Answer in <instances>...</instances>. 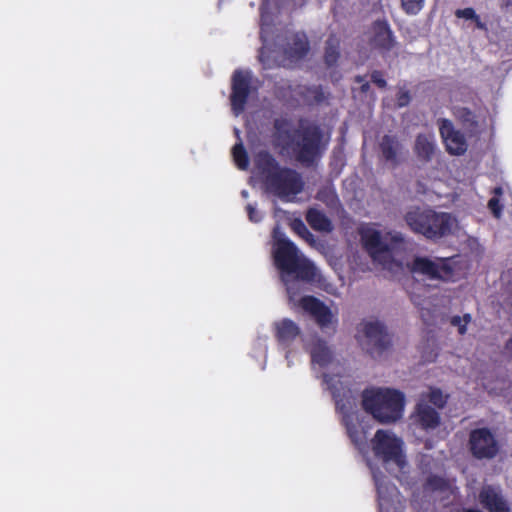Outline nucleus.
Listing matches in <instances>:
<instances>
[{"instance_id": "obj_1", "label": "nucleus", "mask_w": 512, "mask_h": 512, "mask_svg": "<svg viewBox=\"0 0 512 512\" xmlns=\"http://www.w3.org/2000/svg\"><path fill=\"white\" fill-rule=\"evenodd\" d=\"M273 127L280 155L290 156L304 167H312L323 157L327 141L320 125L311 123L292 129L290 120L280 117L274 120Z\"/></svg>"}, {"instance_id": "obj_2", "label": "nucleus", "mask_w": 512, "mask_h": 512, "mask_svg": "<svg viewBox=\"0 0 512 512\" xmlns=\"http://www.w3.org/2000/svg\"><path fill=\"white\" fill-rule=\"evenodd\" d=\"M254 161L269 193L288 201L303 191L304 181L301 174L293 168L281 166L269 151H259Z\"/></svg>"}, {"instance_id": "obj_3", "label": "nucleus", "mask_w": 512, "mask_h": 512, "mask_svg": "<svg viewBox=\"0 0 512 512\" xmlns=\"http://www.w3.org/2000/svg\"><path fill=\"white\" fill-rule=\"evenodd\" d=\"M273 238L275 240L273 248L274 262L277 268L285 275L294 276L298 281L311 283L315 281L317 276V268L314 263L304 256L297 246L285 235L279 231L278 227L273 230ZM286 282V289L290 296L293 298L297 291L294 284Z\"/></svg>"}, {"instance_id": "obj_4", "label": "nucleus", "mask_w": 512, "mask_h": 512, "mask_svg": "<svg viewBox=\"0 0 512 512\" xmlns=\"http://www.w3.org/2000/svg\"><path fill=\"white\" fill-rule=\"evenodd\" d=\"M408 227L428 240H439L452 233L456 219L447 212H437L431 208L416 207L404 216Z\"/></svg>"}, {"instance_id": "obj_5", "label": "nucleus", "mask_w": 512, "mask_h": 512, "mask_svg": "<svg viewBox=\"0 0 512 512\" xmlns=\"http://www.w3.org/2000/svg\"><path fill=\"white\" fill-rule=\"evenodd\" d=\"M404 405L405 396L396 389L365 390L362 394L363 409L383 424L399 420L402 417Z\"/></svg>"}, {"instance_id": "obj_6", "label": "nucleus", "mask_w": 512, "mask_h": 512, "mask_svg": "<svg viewBox=\"0 0 512 512\" xmlns=\"http://www.w3.org/2000/svg\"><path fill=\"white\" fill-rule=\"evenodd\" d=\"M359 235L363 248L374 262L387 269H392L393 266L401 267V263L396 262L392 255L393 251L405 242L401 233H387L388 243L383 241L379 230L369 226L360 228Z\"/></svg>"}, {"instance_id": "obj_7", "label": "nucleus", "mask_w": 512, "mask_h": 512, "mask_svg": "<svg viewBox=\"0 0 512 512\" xmlns=\"http://www.w3.org/2000/svg\"><path fill=\"white\" fill-rule=\"evenodd\" d=\"M457 256L431 260L428 257L417 256L411 264L413 273L422 274L431 280L455 281Z\"/></svg>"}, {"instance_id": "obj_8", "label": "nucleus", "mask_w": 512, "mask_h": 512, "mask_svg": "<svg viewBox=\"0 0 512 512\" xmlns=\"http://www.w3.org/2000/svg\"><path fill=\"white\" fill-rule=\"evenodd\" d=\"M402 446L403 442L401 439L383 429L377 430L372 439V448L375 456L382 459L384 463H395L400 469L406 464Z\"/></svg>"}, {"instance_id": "obj_9", "label": "nucleus", "mask_w": 512, "mask_h": 512, "mask_svg": "<svg viewBox=\"0 0 512 512\" xmlns=\"http://www.w3.org/2000/svg\"><path fill=\"white\" fill-rule=\"evenodd\" d=\"M323 382L328 386L329 391L335 401L336 409L343 415V422L346 426L348 436L353 443H358L359 432L357 426L352 423L350 411V401L348 397L349 390H345L340 380H335L333 376L324 373Z\"/></svg>"}, {"instance_id": "obj_10", "label": "nucleus", "mask_w": 512, "mask_h": 512, "mask_svg": "<svg viewBox=\"0 0 512 512\" xmlns=\"http://www.w3.org/2000/svg\"><path fill=\"white\" fill-rule=\"evenodd\" d=\"M361 331L366 337L367 352L373 357H380L392 345L391 335L380 321L361 323Z\"/></svg>"}, {"instance_id": "obj_11", "label": "nucleus", "mask_w": 512, "mask_h": 512, "mask_svg": "<svg viewBox=\"0 0 512 512\" xmlns=\"http://www.w3.org/2000/svg\"><path fill=\"white\" fill-rule=\"evenodd\" d=\"M252 75L250 71L237 69L231 78L230 104L233 113L238 116L244 112L251 93Z\"/></svg>"}, {"instance_id": "obj_12", "label": "nucleus", "mask_w": 512, "mask_h": 512, "mask_svg": "<svg viewBox=\"0 0 512 512\" xmlns=\"http://www.w3.org/2000/svg\"><path fill=\"white\" fill-rule=\"evenodd\" d=\"M368 43L380 53H388L397 45V38L387 19H376L370 26Z\"/></svg>"}, {"instance_id": "obj_13", "label": "nucleus", "mask_w": 512, "mask_h": 512, "mask_svg": "<svg viewBox=\"0 0 512 512\" xmlns=\"http://www.w3.org/2000/svg\"><path fill=\"white\" fill-rule=\"evenodd\" d=\"M438 126L446 151L455 156L465 154L468 149L466 138L462 132L455 129L452 121L445 118L439 119Z\"/></svg>"}, {"instance_id": "obj_14", "label": "nucleus", "mask_w": 512, "mask_h": 512, "mask_svg": "<svg viewBox=\"0 0 512 512\" xmlns=\"http://www.w3.org/2000/svg\"><path fill=\"white\" fill-rule=\"evenodd\" d=\"M310 50V43L304 32H295L286 37L283 45V60L291 66L302 61Z\"/></svg>"}, {"instance_id": "obj_15", "label": "nucleus", "mask_w": 512, "mask_h": 512, "mask_svg": "<svg viewBox=\"0 0 512 512\" xmlns=\"http://www.w3.org/2000/svg\"><path fill=\"white\" fill-rule=\"evenodd\" d=\"M301 308L308 312L315 319L316 323L323 329L333 323L334 315L330 308L314 296H304L299 302Z\"/></svg>"}, {"instance_id": "obj_16", "label": "nucleus", "mask_w": 512, "mask_h": 512, "mask_svg": "<svg viewBox=\"0 0 512 512\" xmlns=\"http://www.w3.org/2000/svg\"><path fill=\"white\" fill-rule=\"evenodd\" d=\"M383 160L393 168L403 159L404 146L396 135L385 134L378 144Z\"/></svg>"}, {"instance_id": "obj_17", "label": "nucleus", "mask_w": 512, "mask_h": 512, "mask_svg": "<svg viewBox=\"0 0 512 512\" xmlns=\"http://www.w3.org/2000/svg\"><path fill=\"white\" fill-rule=\"evenodd\" d=\"M413 417L415 424L425 431L434 430L441 423L440 414L424 399L416 404Z\"/></svg>"}, {"instance_id": "obj_18", "label": "nucleus", "mask_w": 512, "mask_h": 512, "mask_svg": "<svg viewBox=\"0 0 512 512\" xmlns=\"http://www.w3.org/2000/svg\"><path fill=\"white\" fill-rule=\"evenodd\" d=\"M482 505L489 512H511L510 505L499 487H482Z\"/></svg>"}, {"instance_id": "obj_19", "label": "nucleus", "mask_w": 512, "mask_h": 512, "mask_svg": "<svg viewBox=\"0 0 512 512\" xmlns=\"http://www.w3.org/2000/svg\"><path fill=\"white\" fill-rule=\"evenodd\" d=\"M274 332L278 344L288 348L300 335L301 330L294 321L284 318L274 323Z\"/></svg>"}, {"instance_id": "obj_20", "label": "nucleus", "mask_w": 512, "mask_h": 512, "mask_svg": "<svg viewBox=\"0 0 512 512\" xmlns=\"http://www.w3.org/2000/svg\"><path fill=\"white\" fill-rule=\"evenodd\" d=\"M414 153L419 161L429 163L437 154V144L433 134L420 133L416 136Z\"/></svg>"}, {"instance_id": "obj_21", "label": "nucleus", "mask_w": 512, "mask_h": 512, "mask_svg": "<svg viewBox=\"0 0 512 512\" xmlns=\"http://www.w3.org/2000/svg\"><path fill=\"white\" fill-rule=\"evenodd\" d=\"M296 92L308 106L320 105L329 96V93H326L321 85H301Z\"/></svg>"}, {"instance_id": "obj_22", "label": "nucleus", "mask_w": 512, "mask_h": 512, "mask_svg": "<svg viewBox=\"0 0 512 512\" xmlns=\"http://www.w3.org/2000/svg\"><path fill=\"white\" fill-rule=\"evenodd\" d=\"M340 45L341 40L340 38L332 33L328 36L326 42H325V48H324V63L327 67H333L338 63V60L340 59Z\"/></svg>"}, {"instance_id": "obj_23", "label": "nucleus", "mask_w": 512, "mask_h": 512, "mask_svg": "<svg viewBox=\"0 0 512 512\" xmlns=\"http://www.w3.org/2000/svg\"><path fill=\"white\" fill-rule=\"evenodd\" d=\"M306 220L316 231L330 232L332 230V223L330 219L322 211L315 208L308 210Z\"/></svg>"}, {"instance_id": "obj_24", "label": "nucleus", "mask_w": 512, "mask_h": 512, "mask_svg": "<svg viewBox=\"0 0 512 512\" xmlns=\"http://www.w3.org/2000/svg\"><path fill=\"white\" fill-rule=\"evenodd\" d=\"M310 354L312 362L321 367L327 366L332 360V352L322 340H318L313 344Z\"/></svg>"}, {"instance_id": "obj_25", "label": "nucleus", "mask_w": 512, "mask_h": 512, "mask_svg": "<svg viewBox=\"0 0 512 512\" xmlns=\"http://www.w3.org/2000/svg\"><path fill=\"white\" fill-rule=\"evenodd\" d=\"M500 448L501 445L495 435L490 430L482 428V458H494Z\"/></svg>"}, {"instance_id": "obj_26", "label": "nucleus", "mask_w": 512, "mask_h": 512, "mask_svg": "<svg viewBox=\"0 0 512 512\" xmlns=\"http://www.w3.org/2000/svg\"><path fill=\"white\" fill-rule=\"evenodd\" d=\"M458 20H462V26L466 28L476 27L480 28V15L476 13L473 8L457 9L454 12Z\"/></svg>"}, {"instance_id": "obj_27", "label": "nucleus", "mask_w": 512, "mask_h": 512, "mask_svg": "<svg viewBox=\"0 0 512 512\" xmlns=\"http://www.w3.org/2000/svg\"><path fill=\"white\" fill-rule=\"evenodd\" d=\"M232 157L235 165L240 170H247L249 167V156L241 141L236 143L232 148Z\"/></svg>"}, {"instance_id": "obj_28", "label": "nucleus", "mask_w": 512, "mask_h": 512, "mask_svg": "<svg viewBox=\"0 0 512 512\" xmlns=\"http://www.w3.org/2000/svg\"><path fill=\"white\" fill-rule=\"evenodd\" d=\"M428 403L430 402L438 409H443L447 403V396H445L439 388H431L426 394L421 395V399Z\"/></svg>"}, {"instance_id": "obj_29", "label": "nucleus", "mask_w": 512, "mask_h": 512, "mask_svg": "<svg viewBox=\"0 0 512 512\" xmlns=\"http://www.w3.org/2000/svg\"><path fill=\"white\" fill-rule=\"evenodd\" d=\"M424 488H425V490H429L432 492H435V491L444 492L449 489V483L445 478L432 474L427 477L425 484H424Z\"/></svg>"}, {"instance_id": "obj_30", "label": "nucleus", "mask_w": 512, "mask_h": 512, "mask_svg": "<svg viewBox=\"0 0 512 512\" xmlns=\"http://www.w3.org/2000/svg\"><path fill=\"white\" fill-rule=\"evenodd\" d=\"M503 195V189L501 187H495L493 190V196L488 201V209L491 211L495 218H500L503 210V204L501 203V197Z\"/></svg>"}, {"instance_id": "obj_31", "label": "nucleus", "mask_w": 512, "mask_h": 512, "mask_svg": "<svg viewBox=\"0 0 512 512\" xmlns=\"http://www.w3.org/2000/svg\"><path fill=\"white\" fill-rule=\"evenodd\" d=\"M401 8L407 15H417L425 5V0H400Z\"/></svg>"}, {"instance_id": "obj_32", "label": "nucleus", "mask_w": 512, "mask_h": 512, "mask_svg": "<svg viewBox=\"0 0 512 512\" xmlns=\"http://www.w3.org/2000/svg\"><path fill=\"white\" fill-rule=\"evenodd\" d=\"M292 229L307 242H314V235L309 231L301 219H295L292 222Z\"/></svg>"}, {"instance_id": "obj_33", "label": "nucleus", "mask_w": 512, "mask_h": 512, "mask_svg": "<svg viewBox=\"0 0 512 512\" xmlns=\"http://www.w3.org/2000/svg\"><path fill=\"white\" fill-rule=\"evenodd\" d=\"M470 321V314H464L463 317L456 315L450 318V324L458 328V332L460 335H464L466 333V327L467 324L470 323Z\"/></svg>"}, {"instance_id": "obj_34", "label": "nucleus", "mask_w": 512, "mask_h": 512, "mask_svg": "<svg viewBox=\"0 0 512 512\" xmlns=\"http://www.w3.org/2000/svg\"><path fill=\"white\" fill-rule=\"evenodd\" d=\"M469 442L472 455L480 459V428H475L471 431Z\"/></svg>"}, {"instance_id": "obj_35", "label": "nucleus", "mask_w": 512, "mask_h": 512, "mask_svg": "<svg viewBox=\"0 0 512 512\" xmlns=\"http://www.w3.org/2000/svg\"><path fill=\"white\" fill-rule=\"evenodd\" d=\"M410 299L419 308L420 315H421V318L424 321V323L429 325L430 324V320L432 319L433 315H432V312L429 309H426V308L423 307V302L425 300H421L420 297L417 296V295H411Z\"/></svg>"}, {"instance_id": "obj_36", "label": "nucleus", "mask_w": 512, "mask_h": 512, "mask_svg": "<svg viewBox=\"0 0 512 512\" xmlns=\"http://www.w3.org/2000/svg\"><path fill=\"white\" fill-rule=\"evenodd\" d=\"M397 106L402 108L409 105L411 101V95L408 90L400 89L396 95Z\"/></svg>"}, {"instance_id": "obj_37", "label": "nucleus", "mask_w": 512, "mask_h": 512, "mask_svg": "<svg viewBox=\"0 0 512 512\" xmlns=\"http://www.w3.org/2000/svg\"><path fill=\"white\" fill-rule=\"evenodd\" d=\"M371 81L379 88L384 89L387 86V82L384 79L382 71L374 70L371 73Z\"/></svg>"}, {"instance_id": "obj_38", "label": "nucleus", "mask_w": 512, "mask_h": 512, "mask_svg": "<svg viewBox=\"0 0 512 512\" xmlns=\"http://www.w3.org/2000/svg\"><path fill=\"white\" fill-rule=\"evenodd\" d=\"M375 479V484H376V489H377V494H378V497L379 499L383 500L385 498V493L386 492H389V490H396V487L395 486H388V485H384L379 478H377L376 476L374 477Z\"/></svg>"}, {"instance_id": "obj_39", "label": "nucleus", "mask_w": 512, "mask_h": 512, "mask_svg": "<svg viewBox=\"0 0 512 512\" xmlns=\"http://www.w3.org/2000/svg\"><path fill=\"white\" fill-rule=\"evenodd\" d=\"M354 82L360 84L359 92L360 94L366 95L370 91V84L366 80L365 75H356L354 77Z\"/></svg>"}, {"instance_id": "obj_40", "label": "nucleus", "mask_w": 512, "mask_h": 512, "mask_svg": "<svg viewBox=\"0 0 512 512\" xmlns=\"http://www.w3.org/2000/svg\"><path fill=\"white\" fill-rule=\"evenodd\" d=\"M246 211L248 214V218L251 222L258 223L262 220L261 214L257 211V209L252 204H248L246 206Z\"/></svg>"}, {"instance_id": "obj_41", "label": "nucleus", "mask_w": 512, "mask_h": 512, "mask_svg": "<svg viewBox=\"0 0 512 512\" xmlns=\"http://www.w3.org/2000/svg\"><path fill=\"white\" fill-rule=\"evenodd\" d=\"M507 291V302L512 307V281L506 287Z\"/></svg>"}, {"instance_id": "obj_42", "label": "nucleus", "mask_w": 512, "mask_h": 512, "mask_svg": "<svg viewBox=\"0 0 512 512\" xmlns=\"http://www.w3.org/2000/svg\"><path fill=\"white\" fill-rule=\"evenodd\" d=\"M506 350L512 357V338L506 343Z\"/></svg>"}, {"instance_id": "obj_43", "label": "nucleus", "mask_w": 512, "mask_h": 512, "mask_svg": "<svg viewBox=\"0 0 512 512\" xmlns=\"http://www.w3.org/2000/svg\"><path fill=\"white\" fill-rule=\"evenodd\" d=\"M463 512H480L479 509H465Z\"/></svg>"}, {"instance_id": "obj_44", "label": "nucleus", "mask_w": 512, "mask_h": 512, "mask_svg": "<svg viewBox=\"0 0 512 512\" xmlns=\"http://www.w3.org/2000/svg\"><path fill=\"white\" fill-rule=\"evenodd\" d=\"M263 50H264V47H261V50H260V57L262 56L263 54Z\"/></svg>"}, {"instance_id": "obj_45", "label": "nucleus", "mask_w": 512, "mask_h": 512, "mask_svg": "<svg viewBox=\"0 0 512 512\" xmlns=\"http://www.w3.org/2000/svg\"><path fill=\"white\" fill-rule=\"evenodd\" d=\"M243 196H246L247 195V192L246 191H243L242 192Z\"/></svg>"}]
</instances>
